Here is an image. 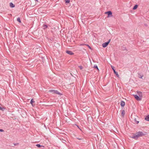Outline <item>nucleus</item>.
<instances>
[{
	"mask_svg": "<svg viewBox=\"0 0 149 149\" xmlns=\"http://www.w3.org/2000/svg\"><path fill=\"white\" fill-rule=\"evenodd\" d=\"M146 134V132H145L139 131L135 134L132 135L130 137L134 139H137L139 137L144 136Z\"/></svg>",
	"mask_w": 149,
	"mask_h": 149,
	"instance_id": "nucleus-1",
	"label": "nucleus"
},
{
	"mask_svg": "<svg viewBox=\"0 0 149 149\" xmlns=\"http://www.w3.org/2000/svg\"><path fill=\"white\" fill-rule=\"evenodd\" d=\"M138 93L139 94V96L136 95H134V98L137 100H141L142 98V93L140 91H138Z\"/></svg>",
	"mask_w": 149,
	"mask_h": 149,
	"instance_id": "nucleus-2",
	"label": "nucleus"
},
{
	"mask_svg": "<svg viewBox=\"0 0 149 149\" xmlns=\"http://www.w3.org/2000/svg\"><path fill=\"white\" fill-rule=\"evenodd\" d=\"M49 92L50 93H54L58 94L59 95H62V94L61 93L58 92V91L57 90H50L49 91Z\"/></svg>",
	"mask_w": 149,
	"mask_h": 149,
	"instance_id": "nucleus-3",
	"label": "nucleus"
},
{
	"mask_svg": "<svg viewBox=\"0 0 149 149\" xmlns=\"http://www.w3.org/2000/svg\"><path fill=\"white\" fill-rule=\"evenodd\" d=\"M110 40H111L109 39L107 42L103 43L102 45L103 47L104 48L106 47L108 45V44L110 42Z\"/></svg>",
	"mask_w": 149,
	"mask_h": 149,
	"instance_id": "nucleus-4",
	"label": "nucleus"
},
{
	"mask_svg": "<svg viewBox=\"0 0 149 149\" xmlns=\"http://www.w3.org/2000/svg\"><path fill=\"white\" fill-rule=\"evenodd\" d=\"M111 67L113 71V72L114 73L116 74L117 77H119V75H118V72H116L115 69H114V67L112 66H111Z\"/></svg>",
	"mask_w": 149,
	"mask_h": 149,
	"instance_id": "nucleus-5",
	"label": "nucleus"
},
{
	"mask_svg": "<svg viewBox=\"0 0 149 149\" xmlns=\"http://www.w3.org/2000/svg\"><path fill=\"white\" fill-rule=\"evenodd\" d=\"M105 14H108V17H110V15H112V13L111 11H108L105 13Z\"/></svg>",
	"mask_w": 149,
	"mask_h": 149,
	"instance_id": "nucleus-6",
	"label": "nucleus"
},
{
	"mask_svg": "<svg viewBox=\"0 0 149 149\" xmlns=\"http://www.w3.org/2000/svg\"><path fill=\"white\" fill-rule=\"evenodd\" d=\"M66 52L67 54L70 55H73L74 54V53L71 51L67 50Z\"/></svg>",
	"mask_w": 149,
	"mask_h": 149,
	"instance_id": "nucleus-7",
	"label": "nucleus"
},
{
	"mask_svg": "<svg viewBox=\"0 0 149 149\" xmlns=\"http://www.w3.org/2000/svg\"><path fill=\"white\" fill-rule=\"evenodd\" d=\"M125 103L124 101H121L120 102V105L121 107H124V106L125 105Z\"/></svg>",
	"mask_w": 149,
	"mask_h": 149,
	"instance_id": "nucleus-8",
	"label": "nucleus"
},
{
	"mask_svg": "<svg viewBox=\"0 0 149 149\" xmlns=\"http://www.w3.org/2000/svg\"><path fill=\"white\" fill-rule=\"evenodd\" d=\"M145 120L146 121H149V115L146 116L145 118Z\"/></svg>",
	"mask_w": 149,
	"mask_h": 149,
	"instance_id": "nucleus-9",
	"label": "nucleus"
},
{
	"mask_svg": "<svg viewBox=\"0 0 149 149\" xmlns=\"http://www.w3.org/2000/svg\"><path fill=\"white\" fill-rule=\"evenodd\" d=\"M10 6L11 8H13L15 6V5L11 2L10 3Z\"/></svg>",
	"mask_w": 149,
	"mask_h": 149,
	"instance_id": "nucleus-10",
	"label": "nucleus"
},
{
	"mask_svg": "<svg viewBox=\"0 0 149 149\" xmlns=\"http://www.w3.org/2000/svg\"><path fill=\"white\" fill-rule=\"evenodd\" d=\"M134 121L136 123V124H138L139 122V121L137 120L136 119V118H134Z\"/></svg>",
	"mask_w": 149,
	"mask_h": 149,
	"instance_id": "nucleus-11",
	"label": "nucleus"
},
{
	"mask_svg": "<svg viewBox=\"0 0 149 149\" xmlns=\"http://www.w3.org/2000/svg\"><path fill=\"white\" fill-rule=\"evenodd\" d=\"M125 113V111L124 110H123L122 111V112H121V115L123 117L124 116Z\"/></svg>",
	"mask_w": 149,
	"mask_h": 149,
	"instance_id": "nucleus-12",
	"label": "nucleus"
},
{
	"mask_svg": "<svg viewBox=\"0 0 149 149\" xmlns=\"http://www.w3.org/2000/svg\"><path fill=\"white\" fill-rule=\"evenodd\" d=\"M138 5H135L133 7V9L134 10H135L138 7Z\"/></svg>",
	"mask_w": 149,
	"mask_h": 149,
	"instance_id": "nucleus-13",
	"label": "nucleus"
},
{
	"mask_svg": "<svg viewBox=\"0 0 149 149\" xmlns=\"http://www.w3.org/2000/svg\"><path fill=\"white\" fill-rule=\"evenodd\" d=\"M36 146H37V147H38V148H40L41 147H44V146L40 145L39 144H37L36 145Z\"/></svg>",
	"mask_w": 149,
	"mask_h": 149,
	"instance_id": "nucleus-14",
	"label": "nucleus"
},
{
	"mask_svg": "<svg viewBox=\"0 0 149 149\" xmlns=\"http://www.w3.org/2000/svg\"><path fill=\"white\" fill-rule=\"evenodd\" d=\"M43 29H45L47 28V27L48 26L47 25L45 24L43 25Z\"/></svg>",
	"mask_w": 149,
	"mask_h": 149,
	"instance_id": "nucleus-15",
	"label": "nucleus"
},
{
	"mask_svg": "<svg viewBox=\"0 0 149 149\" xmlns=\"http://www.w3.org/2000/svg\"><path fill=\"white\" fill-rule=\"evenodd\" d=\"M84 45V44H81V45ZM84 45H87L88 47V48L89 49H91V47H90L88 45L85 44Z\"/></svg>",
	"mask_w": 149,
	"mask_h": 149,
	"instance_id": "nucleus-16",
	"label": "nucleus"
},
{
	"mask_svg": "<svg viewBox=\"0 0 149 149\" xmlns=\"http://www.w3.org/2000/svg\"><path fill=\"white\" fill-rule=\"evenodd\" d=\"M17 21L18 22H19V23H20L21 22V20H20V18L19 17H18L17 18Z\"/></svg>",
	"mask_w": 149,
	"mask_h": 149,
	"instance_id": "nucleus-17",
	"label": "nucleus"
},
{
	"mask_svg": "<svg viewBox=\"0 0 149 149\" xmlns=\"http://www.w3.org/2000/svg\"><path fill=\"white\" fill-rule=\"evenodd\" d=\"M94 68L96 69L97 70H99V69H98V67H97V65H94Z\"/></svg>",
	"mask_w": 149,
	"mask_h": 149,
	"instance_id": "nucleus-18",
	"label": "nucleus"
},
{
	"mask_svg": "<svg viewBox=\"0 0 149 149\" xmlns=\"http://www.w3.org/2000/svg\"><path fill=\"white\" fill-rule=\"evenodd\" d=\"M34 102V101H33V99H32L31 100V102H30V103L31 104H33V103Z\"/></svg>",
	"mask_w": 149,
	"mask_h": 149,
	"instance_id": "nucleus-19",
	"label": "nucleus"
},
{
	"mask_svg": "<svg viewBox=\"0 0 149 149\" xmlns=\"http://www.w3.org/2000/svg\"><path fill=\"white\" fill-rule=\"evenodd\" d=\"M5 109L3 108H2L1 107H0V110H1L2 111H3L4 109Z\"/></svg>",
	"mask_w": 149,
	"mask_h": 149,
	"instance_id": "nucleus-20",
	"label": "nucleus"
},
{
	"mask_svg": "<svg viewBox=\"0 0 149 149\" xmlns=\"http://www.w3.org/2000/svg\"><path fill=\"white\" fill-rule=\"evenodd\" d=\"M79 68H80L81 70L83 68V67L81 65L79 66Z\"/></svg>",
	"mask_w": 149,
	"mask_h": 149,
	"instance_id": "nucleus-21",
	"label": "nucleus"
},
{
	"mask_svg": "<svg viewBox=\"0 0 149 149\" xmlns=\"http://www.w3.org/2000/svg\"><path fill=\"white\" fill-rule=\"evenodd\" d=\"M65 3H68L70 2V0H65Z\"/></svg>",
	"mask_w": 149,
	"mask_h": 149,
	"instance_id": "nucleus-22",
	"label": "nucleus"
},
{
	"mask_svg": "<svg viewBox=\"0 0 149 149\" xmlns=\"http://www.w3.org/2000/svg\"><path fill=\"white\" fill-rule=\"evenodd\" d=\"M14 144L15 146H17V145H18L19 143H15Z\"/></svg>",
	"mask_w": 149,
	"mask_h": 149,
	"instance_id": "nucleus-23",
	"label": "nucleus"
},
{
	"mask_svg": "<svg viewBox=\"0 0 149 149\" xmlns=\"http://www.w3.org/2000/svg\"><path fill=\"white\" fill-rule=\"evenodd\" d=\"M0 132H4V130L1 129H0Z\"/></svg>",
	"mask_w": 149,
	"mask_h": 149,
	"instance_id": "nucleus-24",
	"label": "nucleus"
},
{
	"mask_svg": "<svg viewBox=\"0 0 149 149\" xmlns=\"http://www.w3.org/2000/svg\"><path fill=\"white\" fill-rule=\"evenodd\" d=\"M142 77H143V76H141V77H140V78H142Z\"/></svg>",
	"mask_w": 149,
	"mask_h": 149,
	"instance_id": "nucleus-25",
	"label": "nucleus"
},
{
	"mask_svg": "<svg viewBox=\"0 0 149 149\" xmlns=\"http://www.w3.org/2000/svg\"><path fill=\"white\" fill-rule=\"evenodd\" d=\"M124 50H126V48H125V49H124Z\"/></svg>",
	"mask_w": 149,
	"mask_h": 149,
	"instance_id": "nucleus-26",
	"label": "nucleus"
}]
</instances>
